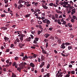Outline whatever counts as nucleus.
<instances>
[{"instance_id":"a19ab883","label":"nucleus","mask_w":77,"mask_h":77,"mask_svg":"<svg viewBox=\"0 0 77 77\" xmlns=\"http://www.w3.org/2000/svg\"><path fill=\"white\" fill-rule=\"evenodd\" d=\"M48 40L46 39H45L44 40V42H48Z\"/></svg>"},{"instance_id":"8fccbe9b","label":"nucleus","mask_w":77,"mask_h":77,"mask_svg":"<svg viewBox=\"0 0 77 77\" xmlns=\"http://www.w3.org/2000/svg\"><path fill=\"white\" fill-rule=\"evenodd\" d=\"M26 56H25V57H23V59H22V60H26Z\"/></svg>"},{"instance_id":"e2e57ef3","label":"nucleus","mask_w":77,"mask_h":77,"mask_svg":"<svg viewBox=\"0 0 77 77\" xmlns=\"http://www.w3.org/2000/svg\"><path fill=\"white\" fill-rule=\"evenodd\" d=\"M54 53H56V54H57V51L56 50H54Z\"/></svg>"},{"instance_id":"09e8293b","label":"nucleus","mask_w":77,"mask_h":77,"mask_svg":"<svg viewBox=\"0 0 77 77\" xmlns=\"http://www.w3.org/2000/svg\"><path fill=\"white\" fill-rule=\"evenodd\" d=\"M4 2H5V4H7V3H8V0H4Z\"/></svg>"},{"instance_id":"c03bdc74","label":"nucleus","mask_w":77,"mask_h":77,"mask_svg":"<svg viewBox=\"0 0 77 77\" xmlns=\"http://www.w3.org/2000/svg\"><path fill=\"white\" fill-rule=\"evenodd\" d=\"M48 47V42H47L46 45V48H47Z\"/></svg>"},{"instance_id":"ea45409f","label":"nucleus","mask_w":77,"mask_h":77,"mask_svg":"<svg viewBox=\"0 0 77 77\" xmlns=\"http://www.w3.org/2000/svg\"><path fill=\"white\" fill-rule=\"evenodd\" d=\"M38 34V35H40V33H41V31H37Z\"/></svg>"},{"instance_id":"ddd939ff","label":"nucleus","mask_w":77,"mask_h":77,"mask_svg":"<svg viewBox=\"0 0 77 77\" xmlns=\"http://www.w3.org/2000/svg\"><path fill=\"white\" fill-rule=\"evenodd\" d=\"M46 21L47 22V23L48 24V20L47 21V20H43V22H44V23H46Z\"/></svg>"},{"instance_id":"6e6552de","label":"nucleus","mask_w":77,"mask_h":77,"mask_svg":"<svg viewBox=\"0 0 77 77\" xmlns=\"http://www.w3.org/2000/svg\"><path fill=\"white\" fill-rule=\"evenodd\" d=\"M36 27L38 28H40V29H43V28L42 27V26L40 25H36Z\"/></svg>"},{"instance_id":"20e7f679","label":"nucleus","mask_w":77,"mask_h":77,"mask_svg":"<svg viewBox=\"0 0 77 77\" xmlns=\"http://www.w3.org/2000/svg\"><path fill=\"white\" fill-rule=\"evenodd\" d=\"M60 20H55L54 21L55 23H58L59 24H61V22H60Z\"/></svg>"},{"instance_id":"2eb2a0df","label":"nucleus","mask_w":77,"mask_h":77,"mask_svg":"<svg viewBox=\"0 0 77 77\" xmlns=\"http://www.w3.org/2000/svg\"><path fill=\"white\" fill-rule=\"evenodd\" d=\"M73 48H72V46H69L68 47V49L69 50H71V49H72Z\"/></svg>"},{"instance_id":"49530a36","label":"nucleus","mask_w":77,"mask_h":77,"mask_svg":"<svg viewBox=\"0 0 77 77\" xmlns=\"http://www.w3.org/2000/svg\"><path fill=\"white\" fill-rule=\"evenodd\" d=\"M61 54L64 57H66V55H65L63 53H61Z\"/></svg>"},{"instance_id":"f257e3e1","label":"nucleus","mask_w":77,"mask_h":77,"mask_svg":"<svg viewBox=\"0 0 77 77\" xmlns=\"http://www.w3.org/2000/svg\"><path fill=\"white\" fill-rule=\"evenodd\" d=\"M17 33L19 35H18V36L20 37H19V39L20 40L21 42H22L23 41V37H25L26 36V35L21 33V31H17Z\"/></svg>"},{"instance_id":"de8ad7c7","label":"nucleus","mask_w":77,"mask_h":77,"mask_svg":"<svg viewBox=\"0 0 77 77\" xmlns=\"http://www.w3.org/2000/svg\"><path fill=\"white\" fill-rule=\"evenodd\" d=\"M14 44H11V45L10 46V47H11V48H12L14 47Z\"/></svg>"},{"instance_id":"3c124183","label":"nucleus","mask_w":77,"mask_h":77,"mask_svg":"<svg viewBox=\"0 0 77 77\" xmlns=\"http://www.w3.org/2000/svg\"><path fill=\"white\" fill-rule=\"evenodd\" d=\"M19 57H16L14 58V59L16 60H18V59H19Z\"/></svg>"},{"instance_id":"69168bd1","label":"nucleus","mask_w":77,"mask_h":77,"mask_svg":"<svg viewBox=\"0 0 77 77\" xmlns=\"http://www.w3.org/2000/svg\"><path fill=\"white\" fill-rule=\"evenodd\" d=\"M31 48H32V49H35L36 48L34 46H31Z\"/></svg>"},{"instance_id":"338daca9","label":"nucleus","mask_w":77,"mask_h":77,"mask_svg":"<svg viewBox=\"0 0 77 77\" xmlns=\"http://www.w3.org/2000/svg\"><path fill=\"white\" fill-rule=\"evenodd\" d=\"M34 5L35 6H37V5H38V2H35V3Z\"/></svg>"},{"instance_id":"f3484780","label":"nucleus","mask_w":77,"mask_h":77,"mask_svg":"<svg viewBox=\"0 0 77 77\" xmlns=\"http://www.w3.org/2000/svg\"><path fill=\"white\" fill-rule=\"evenodd\" d=\"M4 39L5 40H7V41H8V39H9V38H8L6 37V36H5L4 37Z\"/></svg>"},{"instance_id":"680f3d73","label":"nucleus","mask_w":77,"mask_h":77,"mask_svg":"<svg viewBox=\"0 0 77 77\" xmlns=\"http://www.w3.org/2000/svg\"><path fill=\"white\" fill-rule=\"evenodd\" d=\"M38 24H42V22L41 21H38Z\"/></svg>"},{"instance_id":"4c0bfd02","label":"nucleus","mask_w":77,"mask_h":77,"mask_svg":"<svg viewBox=\"0 0 77 77\" xmlns=\"http://www.w3.org/2000/svg\"><path fill=\"white\" fill-rule=\"evenodd\" d=\"M20 56H22V57H24V53H22L20 55Z\"/></svg>"},{"instance_id":"7ed1b4c3","label":"nucleus","mask_w":77,"mask_h":77,"mask_svg":"<svg viewBox=\"0 0 77 77\" xmlns=\"http://www.w3.org/2000/svg\"><path fill=\"white\" fill-rule=\"evenodd\" d=\"M24 45H25V44H24L20 43L19 44V46L20 48H22L24 46Z\"/></svg>"},{"instance_id":"c85d7f7f","label":"nucleus","mask_w":77,"mask_h":77,"mask_svg":"<svg viewBox=\"0 0 77 77\" xmlns=\"http://www.w3.org/2000/svg\"><path fill=\"white\" fill-rule=\"evenodd\" d=\"M33 46H34V47H39V45H38V44H37L35 45L33 44Z\"/></svg>"},{"instance_id":"9d476101","label":"nucleus","mask_w":77,"mask_h":77,"mask_svg":"<svg viewBox=\"0 0 77 77\" xmlns=\"http://www.w3.org/2000/svg\"><path fill=\"white\" fill-rule=\"evenodd\" d=\"M21 69H22V67H18L17 69L20 72H21Z\"/></svg>"},{"instance_id":"aec40b11","label":"nucleus","mask_w":77,"mask_h":77,"mask_svg":"<svg viewBox=\"0 0 77 77\" xmlns=\"http://www.w3.org/2000/svg\"><path fill=\"white\" fill-rule=\"evenodd\" d=\"M44 36L46 38H47L48 37V34L47 33L46 34L44 35Z\"/></svg>"},{"instance_id":"13d9d810","label":"nucleus","mask_w":77,"mask_h":77,"mask_svg":"<svg viewBox=\"0 0 77 77\" xmlns=\"http://www.w3.org/2000/svg\"><path fill=\"white\" fill-rule=\"evenodd\" d=\"M45 65V62H43L42 63V65L44 66Z\"/></svg>"},{"instance_id":"2f4dec72","label":"nucleus","mask_w":77,"mask_h":77,"mask_svg":"<svg viewBox=\"0 0 77 77\" xmlns=\"http://www.w3.org/2000/svg\"><path fill=\"white\" fill-rule=\"evenodd\" d=\"M24 20H18V23H19V22H20V23H21V21H24Z\"/></svg>"},{"instance_id":"9b49d317","label":"nucleus","mask_w":77,"mask_h":77,"mask_svg":"<svg viewBox=\"0 0 77 77\" xmlns=\"http://www.w3.org/2000/svg\"><path fill=\"white\" fill-rule=\"evenodd\" d=\"M24 1H23L22 0H19L18 3L19 4H21V3H24Z\"/></svg>"},{"instance_id":"f704fd0d","label":"nucleus","mask_w":77,"mask_h":77,"mask_svg":"<svg viewBox=\"0 0 77 77\" xmlns=\"http://www.w3.org/2000/svg\"><path fill=\"white\" fill-rule=\"evenodd\" d=\"M16 41L17 42H20V41L21 42V40L18 39V38H17L16 39Z\"/></svg>"},{"instance_id":"f03ea898","label":"nucleus","mask_w":77,"mask_h":77,"mask_svg":"<svg viewBox=\"0 0 77 77\" xmlns=\"http://www.w3.org/2000/svg\"><path fill=\"white\" fill-rule=\"evenodd\" d=\"M39 40V38L38 37H36L35 38V39L34 40L33 43L34 44H38V42H37Z\"/></svg>"},{"instance_id":"b1692460","label":"nucleus","mask_w":77,"mask_h":77,"mask_svg":"<svg viewBox=\"0 0 77 77\" xmlns=\"http://www.w3.org/2000/svg\"><path fill=\"white\" fill-rule=\"evenodd\" d=\"M65 44L67 46V45H70V43L68 42H66Z\"/></svg>"},{"instance_id":"39448f33","label":"nucleus","mask_w":77,"mask_h":77,"mask_svg":"<svg viewBox=\"0 0 77 77\" xmlns=\"http://www.w3.org/2000/svg\"><path fill=\"white\" fill-rule=\"evenodd\" d=\"M26 41L30 42L31 41V37H29L28 38H26L25 39Z\"/></svg>"},{"instance_id":"f8f14e48","label":"nucleus","mask_w":77,"mask_h":77,"mask_svg":"<svg viewBox=\"0 0 77 77\" xmlns=\"http://www.w3.org/2000/svg\"><path fill=\"white\" fill-rule=\"evenodd\" d=\"M30 66H31V67H32V68H33V67H35V64H33V63H30Z\"/></svg>"},{"instance_id":"0e129e2a","label":"nucleus","mask_w":77,"mask_h":77,"mask_svg":"<svg viewBox=\"0 0 77 77\" xmlns=\"http://www.w3.org/2000/svg\"><path fill=\"white\" fill-rule=\"evenodd\" d=\"M69 68H72V65L71 64H70L69 66Z\"/></svg>"},{"instance_id":"a211bd4d","label":"nucleus","mask_w":77,"mask_h":77,"mask_svg":"<svg viewBox=\"0 0 77 77\" xmlns=\"http://www.w3.org/2000/svg\"><path fill=\"white\" fill-rule=\"evenodd\" d=\"M42 7L44 9H47L48 8V7L44 5H42Z\"/></svg>"},{"instance_id":"412c9836","label":"nucleus","mask_w":77,"mask_h":77,"mask_svg":"<svg viewBox=\"0 0 77 77\" xmlns=\"http://www.w3.org/2000/svg\"><path fill=\"white\" fill-rule=\"evenodd\" d=\"M30 2H25L24 3V5H26V6L28 4H29Z\"/></svg>"},{"instance_id":"052dcab7","label":"nucleus","mask_w":77,"mask_h":77,"mask_svg":"<svg viewBox=\"0 0 77 77\" xmlns=\"http://www.w3.org/2000/svg\"><path fill=\"white\" fill-rule=\"evenodd\" d=\"M71 21L72 23H74L75 22V20H71Z\"/></svg>"},{"instance_id":"4d7b16f0","label":"nucleus","mask_w":77,"mask_h":77,"mask_svg":"<svg viewBox=\"0 0 77 77\" xmlns=\"http://www.w3.org/2000/svg\"><path fill=\"white\" fill-rule=\"evenodd\" d=\"M23 66V63H21L20 65V67H22Z\"/></svg>"},{"instance_id":"58836bf2","label":"nucleus","mask_w":77,"mask_h":77,"mask_svg":"<svg viewBox=\"0 0 77 77\" xmlns=\"http://www.w3.org/2000/svg\"><path fill=\"white\" fill-rule=\"evenodd\" d=\"M1 17H5L6 16L5 14H2L1 15Z\"/></svg>"},{"instance_id":"4be33fe9","label":"nucleus","mask_w":77,"mask_h":77,"mask_svg":"<svg viewBox=\"0 0 77 77\" xmlns=\"http://www.w3.org/2000/svg\"><path fill=\"white\" fill-rule=\"evenodd\" d=\"M56 11L57 12V13H58V14H60V13H61V11H60L57 10H56Z\"/></svg>"},{"instance_id":"1a4fd4ad","label":"nucleus","mask_w":77,"mask_h":77,"mask_svg":"<svg viewBox=\"0 0 77 77\" xmlns=\"http://www.w3.org/2000/svg\"><path fill=\"white\" fill-rule=\"evenodd\" d=\"M64 20H61V22H63V23H62V24H63L64 25H65L66 24V21Z\"/></svg>"},{"instance_id":"423d86ee","label":"nucleus","mask_w":77,"mask_h":77,"mask_svg":"<svg viewBox=\"0 0 77 77\" xmlns=\"http://www.w3.org/2000/svg\"><path fill=\"white\" fill-rule=\"evenodd\" d=\"M65 43H63L61 45V48H62V49H64V48H65Z\"/></svg>"},{"instance_id":"5701e85b","label":"nucleus","mask_w":77,"mask_h":77,"mask_svg":"<svg viewBox=\"0 0 77 77\" xmlns=\"http://www.w3.org/2000/svg\"><path fill=\"white\" fill-rule=\"evenodd\" d=\"M55 18H56V19H57V18H58V17H59V15H58L57 14H56L55 15Z\"/></svg>"},{"instance_id":"bf43d9fd","label":"nucleus","mask_w":77,"mask_h":77,"mask_svg":"<svg viewBox=\"0 0 77 77\" xmlns=\"http://www.w3.org/2000/svg\"><path fill=\"white\" fill-rule=\"evenodd\" d=\"M20 6V8H22V7H23V5L21 4H20L19 5Z\"/></svg>"},{"instance_id":"864d4df0","label":"nucleus","mask_w":77,"mask_h":77,"mask_svg":"<svg viewBox=\"0 0 77 77\" xmlns=\"http://www.w3.org/2000/svg\"><path fill=\"white\" fill-rule=\"evenodd\" d=\"M53 29V27H51L50 28H49V30H50V31L52 30Z\"/></svg>"},{"instance_id":"6ab92c4d","label":"nucleus","mask_w":77,"mask_h":77,"mask_svg":"<svg viewBox=\"0 0 77 77\" xmlns=\"http://www.w3.org/2000/svg\"><path fill=\"white\" fill-rule=\"evenodd\" d=\"M30 15H31V14H28L26 15L25 16V17H26V18H28V17H29L30 16Z\"/></svg>"},{"instance_id":"393cba45","label":"nucleus","mask_w":77,"mask_h":77,"mask_svg":"<svg viewBox=\"0 0 77 77\" xmlns=\"http://www.w3.org/2000/svg\"><path fill=\"white\" fill-rule=\"evenodd\" d=\"M13 11H10V14H11V16H12L13 15Z\"/></svg>"},{"instance_id":"c9c22d12","label":"nucleus","mask_w":77,"mask_h":77,"mask_svg":"<svg viewBox=\"0 0 77 77\" xmlns=\"http://www.w3.org/2000/svg\"><path fill=\"white\" fill-rule=\"evenodd\" d=\"M64 77H70V75H68L67 74L66 75H65Z\"/></svg>"},{"instance_id":"cd10ccee","label":"nucleus","mask_w":77,"mask_h":77,"mask_svg":"<svg viewBox=\"0 0 77 77\" xmlns=\"http://www.w3.org/2000/svg\"><path fill=\"white\" fill-rule=\"evenodd\" d=\"M16 76L17 75H16L15 74H14V73H12V75L11 77H16Z\"/></svg>"},{"instance_id":"5fc2aeb1","label":"nucleus","mask_w":77,"mask_h":77,"mask_svg":"<svg viewBox=\"0 0 77 77\" xmlns=\"http://www.w3.org/2000/svg\"><path fill=\"white\" fill-rule=\"evenodd\" d=\"M28 57H29V58H30V59H33V56H29Z\"/></svg>"},{"instance_id":"c756f323","label":"nucleus","mask_w":77,"mask_h":77,"mask_svg":"<svg viewBox=\"0 0 77 77\" xmlns=\"http://www.w3.org/2000/svg\"><path fill=\"white\" fill-rule=\"evenodd\" d=\"M17 65V63H16V62H15L13 63L12 64V66H15Z\"/></svg>"},{"instance_id":"79ce46f5","label":"nucleus","mask_w":77,"mask_h":77,"mask_svg":"<svg viewBox=\"0 0 77 77\" xmlns=\"http://www.w3.org/2000/svg\"><path fill=\"white\" fill-rule=\"evenodd\" d=\"M14 6L16 8H17L18 6H17V4L15 3L14 4Z\"/></svg>"},{"instance_id":"0eeeda50","label":"nucleus","mask_w":77,"mask_h":77,"mask_svg":"<svg viewBox=\"0 0 77 77\" xmlns=\"http://www.w3.org/2000/svg\"><path fill=\"white\" fill-rule=\"evenodd\" d=\"M41 10L38 8H36L35 9V11H34V13H36V12H40Z\"/></svg>"},{"instance_id":"7c9ffc66","label":"nucleus","mask_w":77,"mask_h":77,"mask_svg":"<svg viewBox=\"0 0 77 77\" xmlns=\"http://www.w3.org/2000/svg\"><path fill=\"white\" fill-rule=\"evenodd\" d=\"M63 4L64 5H68V2L64 1L63 2Z\"/></svg>"},{"instance_id":"a878e982","label":"nucleus","mask_w":77,"mask_h":77,"mask_svg":"<svg viewBox=\"0 0 77 77\" xmlns=\"http://www.w3.org/2000/svg\"><path fill=\"white\" fill-rule=\"evenodd\" d=\"M75 9H73L72 10V12H73L74 14L75 13Z\"/></svg>"},{"instance_id":"bb28decb","label":"nucleus","mask_w":77,"mask_h":77,"mask_svg":"<svg viewBox=\"0 0 77 77\" xmlns=\"http://www.w3.org/2000/svg\"><path fill=\"white\" fill-rule=\"evenodd\" d=\"M70 24H71L70 23H69L67 25H65V27H68V26H69V25H70Z\"/></svg>"},{"instance_id":"e433bc0d","label":"nucleus","mask_w":77,"mask_h":77,"mask_svg":"<svg viewBox=\"0 0 77 77\" xmlns=\"http://www.w3.org/2000/svg\"><path fill=\"white\" fill-rule=\"evenodd\" d=\"M71 73L72 74H75V71H74V70H73L71 72Z\"/></svg>"},{"instance_id":"37998d69","label":"nucleus","mask_w":77,"mask_h":77,"mask_svg":"<svg viewBox=\"0 0 77 77\" xmlns=\"http://www.w3.org/2000/svg\"><path fill=\"white\" fill-rule=\"evenodd\" d=\"M52 18L53 20H55V17L54 16V15H52Z\"/></svg>"},{"instance_id":"4468645a","label":"nucleus","mask_w":77,"mask_h":77,"mask_svg":"<svg viewBox=\"0 0 77 77\" xmlns=\"http://www.w3.org/2000/svg\"><path fill=\"white\" fill-rule=\"evenodd\" d=\"M41 60L42 61V60H45V58H44V56H42L41 57Z\"/></svg>"},{"instance_id":"72a5a7b5","label":"nucleus","mask_w":77,"mask_h":77,"mask_svg":"<svg viewBox=\"0 0 77 77\" xmlns=\"http://www.w3.org/2000/svg\"><path fill=\"white\" fill-rule=\"evenodd\" d=\"M63 75H62V73L58 75V77H62Z\"/></svg>"},{"instance_id":"6e6d98bb","label":"nucleus","mask_w":77,"mask_h":77,"mask_svg":"<svg viewBox=\"0 0 77 77\" xmlns=\"http://www.w3.org/2000/svg\"><path fill=\"white\" fill-rule=\"evenodd\" d=\"M10 51V50H9V49H7L6 51H5V52H9V51Z\"/></svg>"},{"instance_id":"a18cd8bd","label":"nucleus","mask_w":77,"mask_h":77,"mask_svg":"<svg viewBox=\"0 0 77 77\" xmlns=\"http://www.w3.org/2000/svg\"><path fill=\"white\" fill-rule=\"evenodd\" d=\"M69 3H70V5H73V2H72V1H70Z\"/></svg>"},{"instance_id":"774afa93","label":"nucleus","mask_w":77,"mask_h":77,"mask_svg":"<svg viewBox=\"0 0 77 77\" xmlns=\"http://www.w3.org/2000/svg\"><path fill=\"white\" fill-rule=\"evenodd\" d=\"M60 4L61 5H64L63 2H60Z\"/></svg>"},{"instance_id":"473e14b6","label":"nucleus","mask_w":77,"mask_h":77,"mask_svg":"<svg viewBox=\"0 0 77 77\" xmlns=\"http://www.w3.org/2000/svg\"><path fill=\"white\" fill-rule=\"evenodd\" d=\"M42 52L43 53H44V54H46V53H47V52L45 51L44 50H42Z\"/></svg>"},{"instance_id":"603ef678","label":"nucleus","mask_w":77,"mask_h":77,"mask_svg":"<svg viewBox=\"0 0 77 77\" xmlns=\"http://www.w3.org/2000/svg\"><path fill=\"white\" fill-rule=\"evenodd\" d=\"M42 72H44V68H42L41 70Z\"/></svg>"},{"instance_id":"dca6fc26","label":"nucleus","mask_w":77,"mask_h":77,"mask_svg":"<svg viewBox=\"0 0 77 77\" xmlns=\"http://www.w3.org/2000/svg\"><path fill=\"white\" fill-rule=\"evenodd\" d=\"M57 42L59 44H61V39L59 38V39L58 40Z\"/></svg>"}]
</instances>
